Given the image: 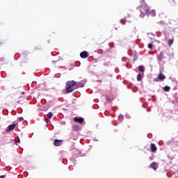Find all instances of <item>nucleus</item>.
Masks as SVG:
<instances>
[{
    "mask_svg": "<svg viewBox=\"0 0 178 178\" xmlns=\"http://www.w3.org/2000/svg\"><path fill=\"white\" fill-rule=\"evenodd\" d=\"M173 42H175V40L173 39L169 40L168 42L169 47H172V45H173Z\"/></svg>",
    "mask_w": 178,
    "mask_h": 178,
    "instance_id": "f8f14e48",
    "label": "nucleus"
},
{
    "mask_svg": "<svg viewBox=\"0 0 178 178\" xmlns=\"http://www.w3.org/2000/svg\"><path fill=\"white\" fill-rule=\"evenodd\" d=\"M150 168L154 170H156L158 169V164L156 162H153L150 164Z\"/></svg>",
    "mask_w": 178,
    "mask_h": 178,
    "instance_id": "9b49d317",
    "label": "nucleus"
},
{
    "mask_svg": "<svg viewBox=\"0 0 178 178\" xmlns=\"http://www.w3.org/2000/svg\"><path fill=\"white\" fill-rule=\"evenodd\" d=\"M121 23L123 24L124 23H123V20H121Z\"/></svg>",
    "mask_w": 178,
    "mask_h": 178,
    "instance_id": "b1692460",
    "label": "nucleus"
},
{
    "mask_svg": "<svg viewBox=\"0 0 178 178\" xmlns=\"http://www.w3.org/2000/svg\"><path fill=\"white\" fill-rule=\"evenodd\" d=\"M19 119H20L21 120H24V118H23V117H20Z\"/></svg>",
    "mask_w": 178,
    "mask_h": 178,
    "instance_id": "4be33fe9",
    "label": "nucleus"
},
{
    "mask_svg": "<svg viewBox=\"0 0 178 178\" xmlns=\"http://www.w3.org/2000/svg\"><path fill=\"white\" fill-rule=\"evenodd\" d=\"M74 121L76 122V123H83V122H84V119H83V118H77V117H75L74 118Z\"/></svg>",
    "mask_w": 178,
    "mask_h": 178,
    "instance_id": "0eeeda50",
    "label": "nucleus"
},
{
    "mask_svg": "<svg viewBox=\"0 0 178 178\" xmlns=\"http://www.w3.org/2000/svg\"><path fill=\"white\" fill-rule=\"evenodd\" d=\"M22 94H24V92H22Z\"/></svg>",
    "mask_w": 178,
    "mask_h": 178,
    "instance_id": "a878e982",
    "label": "nucleus"
},
{
    "mask_svg": "<svg viewBox=\"0 0 178 178\" xmlns=\"http://www.w3.org/2000/svg\"><path fill=\"white\" fill-rule=\"evenodd\" d=\"M150 149L152 152H156V150L158 149V147L155 145L154 143H151L150 145Z\"/></svg>",
    "mask_w": 178,
    "mask_h": 178,
    "instance_id": "1a4fd4ad",
    "label": "nucleus"
},
{
    "mask_svg": "<svg viewBox=\"0 0 178 178\" xmlns=\"http://www.w3.org/2000/svg\"><path fill=\"white\" fill-rule=\"evenodd\" d=\"M165 79H166L165 74H163L162 72H160L157 79H156V81H163Z\"/></svg>",
    "mask_w": 178,
    "mask_h": 178,
    "instance_id": "20e7f679",
    "label": "nucleus"
},
{
    "mask_svg": "<svg viewBox=\"0 0 178 178\" xmlns=\"http://www.w3.org/2000/svg\"><path fill=\"white\" fill-rule=\"evenodd\" d=\"M141 80H143V76L140 74H138L137 76V81H141Z\"/></svg>",
    "mask_w": 178,
    "mask_h": 178,
    "instance_id": "ddd939ff",
    "label": "nucleus"
},
{
    "mask_svg": "<svg viewBox=\"0 0 178 178\" xmlns=\"http://www.w3.org/2000/svg\"><path fill=\"white\" fill-rule=\"evenodd\" d=\"M138 70H139V72H141L142 73H144V66L140 65L138 67Z\"/></svg>",
    "mask_w": 178,
    "mask_h": 178,
    "instance_id": "4468645a",
    "label": "nucleus"
},
{
    "mask_svg": "<svg viewBox=\"0 0 178 178\" xmlns=\"http://www.w3.org/2000/svg\"><path fill=\"white\" fill-rule=\"evenodd\" d=\"M49 119H51L52 118V116H54V114L52 113V112H49L47 115Z\"/></svg>",
    "mask_w": 178,
    "mask_h": 178,
    "instance_id": "f3484780",
    "label": "nucleus"
},
{
    "mask_svg": "<svg viewBox=\"0 0 178 178\" xmlns=\"http://www.w3.org/2000/svg\"><path fill=\"white\" fill-rule=\"evenodd\" d=\"M74 90H76V87L74 85V80L67 81L66 82V86H65L66 92H67L69 94L70 92H73V91H74Z\"/></svg>",
    "mask_w": 178,
    "mask_h": 178,
    "instance_id": "f03ea898",
    "label": "nucleus"
},
{
    "mask_svg": "<svg viewBox=\"0 0 178 178\" xmlns=\"http://www.w3.org/2000/svg\"><path fill=\"white\" fill-rule=\"evenodd\" d=\"M80 56L82 59H86V58H88V52L87 51H82L80 54Z\"/></svg>",
    "mask_w": 178,
    "mask_h": 178,
    "instance_id": "423d86ee",
    "label": "nucleus"
},
{
    "mask_svg": "<svg viewBox=\"0 0 178 178\" xmlns=\"http://www.w3.org/2000/svg\"><path fill=\"white\" fill-rule=\"evenodd\" d=\"M165 56H163V52L162 51L159 55H157V60H159V62H162Z\"/></svg>",
    "mask_w": 178,
    "mask_h": 178,
    "instance_id": "6e6552de",
    "label": "nucleus"
},
{
    "mask_svg": "<svg viewBox=\"0 0 178 178\" xmlns=\"http://www.w3.org/2000/svg\"><path fill=\"white\" fill-rule=\"evenodd\" d=\"M163 15V13H161V14H159V16H161V15Z\"/></svg>",
    "mask_w": 178,
    "mask_h": 178,
    "instance_id": "393cba45",
    "label": "nucleus"
},
{
    "mask_svg": "<svg viewBox=\"0 0 178 178\" xmlns=\"http://www.w3.org/2000/svg\"><path fill=\"white\" fill-rule=\"evenodd\" d=\"M74 83L75 85V89L77 90V88L84 87V82L83 81H74Z\"/></svg>",
    "mask_w": 178,
    "mask_h": 178,
    "instance_id": "7ed1b4c3",
    "label": "nucleus"
},
{
    "mask_svg": "<svg viewBox=\"0 0 178 178\" xmlns=\"http://www.w3.org/2000/svg\"><path fill=\"white\" fill-rule=\"evenodd\" d=\"M15 127H16V124H10L8 126V129H7L6 130L7 133H9V131H12V130H14Z\"/></svg>",
    "mask_w": 178,
    "mask_h": 178,
    "instance_id": "9d476101",
    "label": "nucleus"
},
{
    "mask_svg": "<svg viewBox=\"0 0 178 178\" xmlns=\"http://www.w3.org/2000/svg\"><path fill=\"white\" fill-rule=\"evenodd\" d=\"M163 90H164V91H166V92L170 91V87H169V86H165V87L163 88Z\"/></svg>",
    "mask_w": 178,
    "mask_h": 178,
    "instance_id": "2eb2a0df",
    "label": "nucleus"
},
{
    "mask_svg": "<svg viewBox=\"0 0 178 178\" xmlns=\"http://www.w3.org/2000/svg\"><path fill=\"white\" fill-rule=\"evenodd\" d=\"M106 99L108 101V102H111V98H109V96L106 95Z\"/></svg>",
    "mask_w": 178,
    "mask_h": 178,
    "instance_id": "6ab92c4d",
    "label": "nucleus"
},
{
    "mask_svg": "<svg viewBox=\"0 0 178 178\" xmlns=\"http://www.w3.org/2000/svg\"><path fill=\"white\" fill-rule=\"evenodd\" d=\"M170 5H176V1L175 0H169Z\"/></svg>",
    "mask_w": 178,
    "mask_h": 178,
    "instance_id": "dca6fc26",
    "label": "nucleus"
},
{
    "mask_svg": "<svg viewBox=\"0 0 178 178\" xmlns=\"http://www.w3.org/2000/svg\"><path fill=\"white\" fill-rule=\"evenodd\" d=\"M140 10L141 13H143V12H145V15H147V16H152V17L156 16V12L155 11V10H151V8H149V6H148L142 7Z\"/></svg>",
    "mask_w": 178,
    "mask_h": 178,
    "instance_id": "f257e3e1",
    "label": "nucleus"
},
{
    "mask_svg": "<svg viewBox=\"0 0 178 178\" xmlns=\"http://www.w3.org/2000/svg\"><path fill=\"white\" fill-rule=\"evenodd\" d=\"M148 48H149V49H152V48H154V44H152V43H149V44H148Z\"/></svg>",
    "mask_w": 178,
    "mask_h": 178,
    "instance_id": "a211bd4d",
    "label": "nucleus"
},
{
    "mask_svg": "<svg viewBox=\"0 0 178 178\" xmlns=\"http://www.w3.org/2000/svg\"><path fill=\"white\" fill-rule=\"evenodd\" d=\"M45 122H46V123H48V122H49V119L45 118Z\"/></svg>",
    "mask_w": 178,
    "mask_h": 178,
    "instance_id": "aec40b11",
    "label": "nucleus"
},
{
    "mask_svg": "<svg viewBox=\"0 0 178 178\" xmlns=\"http://www.w3.org/2000/svg\"><path fill=\"white\" fill-rule=\"evenodd\" d=\"M0 178H5V175L0 176Z\"/></svg>",
    "mask_w": 178,
    "mask_h": 178,
    "instance_id": "5701e85b",
    "label": "nucleus"
},
{
    "mask_svg": "<svg viewBox=\"0 0 178 178\" xmlns=\"http://www.w3.org/2000/svg\"><path fill=\"white\" fill-rule=\"evenodd\" d=\"M140 2H141L142 4L145 3V0H141Z\"/></svg>",
    "mask_w": 178,
    "mask_h": 178,
    "instance_id": "412c9836",
    "label": "nucleus"
},
{
    "mask_svg": "<svg viewBox=\"0 0 178 178\" xmlns=\"http://www.w3.org/2000/svg\"><path fill=\"white\" fill-rule=\"evenodd\" d=\"M63 143V140L56 139L54 140L55 147H60V145H62Z\"/></svg>",
    "mask_w": 178,
    "mask_h": 178,
    "instance_id": "39448f33",
    "label": "nucleus"
}]
</instances>
